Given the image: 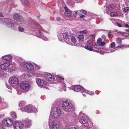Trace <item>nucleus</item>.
I'll return each mask as SVG.
<instances>
[{"mask_svg": "<svg viewBox=\"0 0 129 129\" xmlns=\"http://www.w3.org/2000/svg\"><path fill=\"white\" fill-rule=\"evenodd\" d=\"M4 74L2 73H0V78H4Z\"/></svg>", "mask_w": 129, "mask_h": 129, "instance_id": "nucleus-42", "label": "nucleus"}, {"mask_svg": "<svg viewBox=\"0 0 129 129\" xmlns=\"http://www.w3.org/2000/svg\"><path fill=\"white\" fill-rule=\"evenodd\" d=\"M65 28L63 27H62L60 29H59L57 33V37L58 39L60 41H61L62 40V35L64 34L65 32Z\"/></svg>", "mask_w": 129, "mask_h": 129, "instance_id": "nucleus-12", "label": "nucleus"}, {"mask_svg": "<svg viewBox=\"0 0 129 129\" xmlns=\"http://www.w3.org/2000/svg\"><path fill=\"white\" fill-rule=\"evenodd\" d=\"M93 51L94 52H96L97 51V50H93Z\"/></svg>", "mask_w": 129, "mask_h": 129, "instance_id": "nucleus-61", "label": "nucleus"}, {"mask_svg": "<svg viewBox=\"0 0 129 129\" xmlns=\"http://www.w3.org/2000/svg\"><path fill=\"white\" fill-rule=\"evenodd\" d=\"M24 123L26 128L29 127L31 124V121L29 119H25L24 121Z\"/></svg>", "mask_w": 129, "mask_h": 129, "instance_id": "nucleus-22", "label": "nucleus"}, {"mask_svg": "<svg viewBox=\"0 0 129 129\" xmlns=\"http://www.w3.org/2000/svg\"><path fill=\"white\" fill-rule=\"evenodd\" d=\"M95 38V36L94 35H90V38L92 40H94Z\"/></svg>", "mask_w": 129, "mask_h": 129, "instance_id": "nucleus-43", "label": "nucleus"}, {"mask_svg": "<svg viewBox=\"0 0 129 129\" xmlns=\"http://www.w3.org/2000/svg\"><path fill=\"white\" fill-rule=\"evenodd\" d=\"M84 92H85L86 93H88V94L90 95H92L94 94V93L93 92V91H88V90H85V91H84Z\"/></svg>", "mask_w": 129, "mask_h": 129, "instance_id": "nucleus-34", "label": "nucleus"}, {"mask_svg": "<svg viewBox=\"0 0 129 129\" xmlns=\"http://www.w3.org/2000/svg\"><path fill=\"white\" fill-rule=\"evenodd\" d=\"M4 115V113L0 114V119L3 118Z\"/></svg>", "mask_w": 129, "mask_h": 129, "instance_id": "nucleus-49", "label": "nucleus"}, {"mask_svg": "<svg viewBox=\"0 0 129 129\" xmlns=\"http://www.w3.org/2000/svg\"><path fill=\"white\" fill-rule=\"evenodd\" d=\"M35 68L36 70H38L40 69V67L37 65H36L35 66Z\"/></svg>", "mask_w": 129, "mask_h": 129, "instance_id": "nucleus-40", "label": "nucleus"}, {"mask_svg": "<svg viewBox=\"0 0 129 129\" xmlns=\"http://www.w3.org/2000/svg\"><path fill=\"white\" fill-rule=\"evenodd\" d=\"M24 124L21 122L16 121L14 126V129H23Z\"/></svg>", "mask_w": 129, "mask_h": 129, "instance_id": "nucleus-15", "label": "nucleus"}, {"mask_svg": "<svg viewBox=\"0 0 129 129\" xmlns=\"http://www.w3.org/2000/svg\"><path fill=\"white\" fill-rule=\"evenodd\" d=\"M101 40L102 39L101 38H98L97 41V43L99 44L101 42Z\"/></svg>", "mask_w": 129, "mask_h": 129, "instance_id": "nucleus-47", "label": "nucleus"}, {"mask_svg": "<svg viewBox=\"0 0 129 129\" xmlns=\"http://www.w3.org/2000/svg\"><path fill=\"white\" fill-rule=\"evenodd\" d=\"M7 87L9 89H11V86L8 85H6Z\"/></svg>", "mask_w": 129, "mask_h": 129, "instance_id": "nucleus-56", "label": "nucleus"}, {"mask_svg": "<svg viewBox=\"0 0 129 129\" xmlns=\"http://www.w3.org/2000/svg\"><path fill=\"white\" fill-rule=\"evenodd\" d=\"M62 106L63 108L67 110L72 109L74 108V106L69 100H66L63 102Z\"/></svg>", "mask_w": 129, "mask_h": 129, "instance_id": "nucleus-5", "label": "nucleus"}, {"mask_svg": "<svg viewBox=\"0 0 129 129\" xmlns=\"http://www.w3.org/2000/svg\"><path fill=\"white\" fill-rule=\"evenodd\" d=\"M36 82L38 86L41 87H45L47 85L46 82L45 81L39 78L36 79Z\"/></svg>", "mask_w": 129, "mask_h": 129, "instance_id": "nucleus-11", "label": "nucleus"}, {"mask_svg": "<svg viewBox=\"0 0 129 129\" xmlns=\"http://www.w3.org/2000/svg\"><path fill=\"white\" fill-rule=\"evenodd\" d=\"M93 46L92 42L90 40L87 41V45L85 46V48L90 51H93Z\"/></svg>", "mask_w": 129, "mask_h": 129, "instance_id": "nucleus-13", "label": "nucleus"}, {"mask_svg": "<svg viewBox=\"0 0 129 129\" xmlns=\"http://www.w3.org/2000/svg\"><path fill=\"white\" fill-rule=\"evenodd\" d=\"M61 110L59 108L51 109L49 118V123L54 118H58L61 114Z\"/></svg>", "mask_w": 129, "mask_h": 129, "instance_id": "nucleus-2", "label": "nucleus"}, {"mask_svg": "<svg viewBox=\"0 0 129 129\" xmlns=\"http://www.w3.org/2000/svg\"><path fill=\"white\" fill-rule=\"evenodd\" d=\"M71 39L72 42L73 43L75 44L76 43V39L74 36H72L71 37Z\"/></svg>", "mask_w": 129, "mask_h": 129, "instance_id": "nucleus-30", "label": "nucleus"}, {"mask_svg": "<svg viewBox=\"0 0 129 129\" xmlns=\"http://www.w3.org/2000/svg\"><path fill=\"white\" fill-rule=\"evenodd\" d=\"M20 109L22 112L25 111L28 113H36L38 111L37 108L32 105L24 106Z\"/></svg>", "mask_w": 129, "mask_h": 129, "instance_id": "nucleus-4", "label": "nucleus"}, {"mask_svg": "<svg viewBox=\"0 0 129 129\" xmlns=\"http://www.w3.org/2000/svg\"><path fill=\"white\" fill-rule=\"evenodd\" d=\"M68 129H76V127H73L69 128Z\"/></svg>", "mask_w": 129, "mask_h": 129, "instance_id": "nucleus-58", "label": "nucleus"}, {"mask_svg": "<svg viewBox=\"0 0 129 129\" xmlns=\"http://www.w3.org/2000/svg\"><path fill=\"white\" fill-rule=\"evenodd\" d=\"M21 88L23 90H25L28 91L30 87V85L28 83L22 82L20 85Z\"/></svg>", "mask_w": 129, "mask_h": 129, "instance_id": "nucleus-14", "label": "nucleus"}, {"mask_svg": "<svg viewBox=\"0 0 129 129\" xmlns=\"http://www.w3.org/2000/svg\"><path fill=\"white\" fill-rule=\"evenodd\" d=\"M126 31L127 32V33H126L125 35L126 36H129V29H127L126 30Z\"/></svg>", "mask_w": 129, "mask_h": 129, "instance_id": "nucleus-46", "label": "nucleus"}, {"mask_svg": "<svg viewBox=\"0 0 129 129\" xmlns=\"http://www.w3.org/2000/svg\"><path fill=\"white\" fill-rule=\"evenodd\" d=\"M26 104V103L24 101H22L20 102L19 103V107H21V108L24 107Z\"/></svg>", "mask_w": 129, "mask_h": 129, "instance_id": "nucleus-27", "label": "nucleus"}, {"mask_svg": "<svg viewBox=\"0 0 129 129\" xmlns=\"http://www.w3.org/2000/svg\"><path fill=\"white\" fill-rule=\"evenodd\" d=\"M3 13L1 12L0 13V17H3Z\"/></svg>", "mask_w": 129, "mask_h": 129, "instance_id": "nucleus-59", "label": "nucleus"}, {"mask_svg": "<svg viewBox=\"0 0 129 129\" xmlns=\"http://www.w3.org/2000/svg\"><path fill=\"white\" fill-rule=\"evenodd\" d=\"M80 11V12H81L82 13H83L84 14H86L87 13L86 11L83 10H81Z\"/></svg>", "mask_w": 129, "mask_h": 129, "instance_id": "nucleus-41", "label": "nucleus"}, {"mask_svg": "<svg viewBox=\"0 0 129 129\" xmlns=\"http://www.w3.org/2000/svg\"><path fill=\"white\" fill-rule=\"evenodd\" d=\"M64 8L65 11V12L64 13V15L68 17L71 16L72 15L71 11L67 7H65Z\"/></svg>", "mask_w": 129, "mask_h": 129, "instance_id": "nucleus-17", "label": "nucleus"}, {"mask_svg": "<svg viewBox=\"0 0 129 129\" xmlns=\"http://www.w3.org/2000/svg\"><path fill=\"white\" fill-rule=\"evenodd\" d=\"M118 15L115 12H112L110 14V16L112 17H114Z\"/></svg>", "mask_w": 129, "mask_h": 129, "instance_id": "nucleus-32", "label": "nucleus"}, {"mask_svg": "<svg viewBox=\"0 0 129 129\" xmlns=\"http://www.w3.org/2000/svg\"><path fill=\"white\" fill-rule=\"evenodd\" d=\"M21 59H20L19 60V62L20 64L21 65L23 64V66L24 68L26 69L27 70H33L34 69L33 65L32 63L28 62H25L23 60L22 61H21Z\"/></svg>", "mask_w": 129, "mask_h": 129, "instance_id": "nucleus-6", "label": "nucleus"}, {"mask_svg": "<svg viewBox=\"0 0 129 129\" xmlns=\"http://www.w3.org/2000/svg\"><path fill=\"white\" fill-rule=\"evenodd\" d=\"M85 16L84 15H81L80 16V18H83Z\"/></svg>", "mask_w": 129, "mask_h": 129, "instance_id": "nucleus-55", "label": "nucleus"}, {"mask_svg": "<svg viewBox=\"0 0 129 129\" xmlns=\"http://www.w3.org/2000/svg\"><path fill=\"white\" fill-rule=\"evenodd\" d=\"M59 127V123L56 121H54L51 123V127L52 129H58Z\"/></svg>", "mask_w": 129, "mask_h": 129, "instance_id": "nucleus-18", "label": "nucleus"}, {"mask_svg": "<svg viewBox=\"0 0 129 129\" xmlns=\"http://www.w3.org/2000/svg\"><path fill=\"white\" fill-rule=\"evenodd\" d=\"M59 84L60 85V87L59 88H58V90H59V88H61L62 89H63L64 90L65 89V84L63 83H59Z\"/></svg>", "mask_w": 129, "mask_h": 129, "instance_id": "nucleus-29", "label": "nucleus"}, {"mask_svg": "<svg viewBox=\"0 0 129 129\" xmlns=\"http://www.w3.org/2000/svg\"><path fill=\"white\" fill-rule=\"evenodd\" d=\"M112 35L111 34H108V36L109 38H112Z\"/></svg>", "mask_w": 129, "mask_h": 129, "instance_id": "nucleus-57", "label": "nucleus"}, {"mask_svg": "<svg viewBox=\"0 0 129 129\" xmlns=\"http://www.w3.org/2000/svg\"><path fill=\"white\" fill-rule=\"evenodd\" d=\"M21 2L24 5H26L28 7H29L30 5L27 0H20Z\"/></svg>", "mask_w": 129, "mask_h": 129, "instance_id": "nucleus-25", "label": "nucleus"}, {"mask_svg": "<svg viewBox=\"0 0 129 129\" xmlns=\"http://www.w3.org/2000/svg\"><path fill=\"white\" fill-rule=\"evenodd\" d=\"M67 44H70V45H74L73 44H72V43H71V42H66Z\"/></svg>", "mask_w": 129, "mask_h": 129, "instance_id": "nucleus-60", "label": "nucleus"}, {"mask_svg": "<svg viewBox=\"0 0 129 129\" xmlns=\"http://www.w3.org/2000/svg\"><path fill=\"white\" fill-rule=\"evenodd\" d=\"M100 44L98 45L99 46H103L105 45V43L104 42H101L100 43H99Z\"/></svg>", "mask_w": 129, "mask_h": 129, "instance_id": "nucleus-39", "label": "nucleus"}, {"mask_svg": "<svg viewBox=\"0 0 129 129\" xmlns=\"http://www.w3.org/2000/svg\"><path fill=\"white\" fill-rule=\"evenodd\" d=\"M71 88L73 90L77 92L80 91V92H83L85 91V90L84 87L80 85L74 86Z\"/></svg>", "mask_w": 129, "mask_h": 129, "instance_id": "nucleus-9", "label": "nucleus"}, {"mask_svg": "<svg viewBox=\"0 0 129 129\" xmlns=\"http://www.w3.org/2000/svg\"><path fill=\"white\" fill-rule=\"evenodd\" d=\"M79 12H80V10L78 11H74V12H75V14H73V15H74V17H76V15H77V14H78V12L79 13Z\"/></svg>", "mask_w": 129, "mask_h": 129, "instance_id": "nucleus-38", "label": "nucleus"}, {"mask_svg": "<svg viewBox=\"0 0 129 129\" xmlns=\"http://www.w3.org/2000/svg\"><path fill=\"white\" fill-rule=\"evenodd\" d=\"M57 78L59 80H63L64 79V78L62 77L61 76H58Z\"/></svg>", "mask_w": 129, "mask_h": 129, "instance_id": "nucleus-44", "label": "nucleus"}, {"mask_svg": "<svg viewBox=\"0 0 129 129\" xmlns=\"http://www.w3.org/2000/svg\"><path fill=\"white\" fill-rule=\"evenodd\" d=\"M3 99L0 97V110L5 108L7 107V104L3 102Z\"/></svg>", "mask_w": 129, "mask_h": 129, "instance_id": "nucleus-20", "label": "nucleus"}, {"mask_svg": "<svg viewBox=\"0 0 129 129\" xmlns=\"http://www.w3.org/2000/svg\"><path fill=\"white\" fill-rule=\"evenodd\" d=\"M102 38L103 39H105L106 38V37L105 36V35H103L102 36Z\"/></svg>", "mask_w": 129, "mask_h": 129, "instance_id": "nucleus-54", "label": "nucleus"}, {"mask_svg": "<svg viewBox=\"0 0 129 129\" xmlns=\"http://www.w3.org/2000/svg\"><path fill=\"white\" fill-rule=\"evenodd\" d=\"M0 20L4 23L6 24L7 26L13 29H16L18 26V24L14 23V21L9 19H2L0 18Z\"/></svg>", "mask_w": 129, "mask_h": 129, "instance_id": "nucleus-3", "label": "nucleus"}, {"mask_svg": "<svg viewBox=\"0 0 129 129\" xmlns=\"http://www.w3.org/2000/svg\"><path fill=\"white\" fill-rule=\"evenodd\" d=\"M87 32V31L86 30H82L80 31V33H82L85 34H86Z\"/></svg>", "mask_w": 129, "mask_h": 129, "instance_id": "nucleus-45", "label": "nucleus"}, {"mask_svg": "<svg viewBox=\"0 0 129 129\" xmlns=\"http://www.w3.org/2000/svg\"><path fill=\"white\" fill-rule=\"evenodd\" d=\"M122 10L124 12H126L129 10V7H126L125 8H122Z\"/></svg>", "mask_w": 129, "mask_h": 129, "instance_id": "nucleus-33", "label": "nucleus"}, {"mask_svg": "<svg viewBox=\"0 0 129 129\" xmlns=\"http://www.w3.org/2000/svg\"><path fill=\"white\" fill-rule=\"evenodd\" d=\"M12 58V57L10 55H5L2 57L3 59L6 61L10 60Z\"/></svg>", "mask_w": 129, "mask_h": 129, "instance_id": "nucleus-23", "label": "nucleus"}, {"mask_svg": "<svg viewBox=\"0 0 129 129\" xmlns=\"http://www.w3.org/2000/svg\"><path fill=\"white\" fill-rule=\"evenodd\" d=\"M38 77H42V75H40V76H38Z\"/></svg>", "mask_w": 129, "mask_h": 129, "instance_id": "nucleus-64", "label": "nucleus"}, {"mask_svg": "<svg viewBox=\"0 0 129 129\" xmlns=\"http://www.w3.org/2000/svg\"><path fill=\"white\" fill-rule=\"evenodd\" d=\"M10 114L12 117L14 119H16L17 116L16 113L13 112H12L10 113Z\"/></svg>", "mask_w": 129, "mask_h": 129, "instance_id": "nucleus-26", "label": "nucleus"}, {"mask_svg": "<svg viewBox=\"0 0 129 129\" xmlns=\"http://www.w3.org/2000/svg\"><path fill=\"white\" fill-rule=\"evenodd\" d=\"M125 26L126 28H129V25L127 23L125 24Z\"/></svg>", "mask_w": 129, "mask_h": 129, "instance_id": "nucleus-53", "label": "nucleus"}, {"mask_svg": "<svg viewBox=\"0 0 129 129\" xmlns=\"http://www.w3.org/2000/svg\"><path fill=\"white\" fill-rule=\"evenodd\" d=\"M17 94L19 95L21 94L22 93V92L21 91L17 90Z\"/></svg>", "mask_w": 129, "mask_h": 129, "instance_id": "nucleus-48", "label": "nucleus"}, {"mask_svg": "<svg viewBox=\"0 0 129 129\" xmlns=\"http://www.w3.org/2000/svg\"><path fill=\"white\" fill-rule=\"evenodd\" d=\"M77 37L79 41H82L83 40L84 36L83 35H78Z\"/></svg>", "mask_w": 129, "mask_h": 129, "instance_id": "nucleus-28", "label": "nucleus"}, {"mask_svg": "<svg viewBox=\"0 0 129 129\" xmlns=\"http://www.w3.org/2000/svg\"><path fill=\"white\" fill-rule=\"evenodd\" d=\"M10 84H17L19 83V81L18 79L15 77H12L10 78L9 80Z\"/></svg>", "mask_w": 129, "mask_h": 129, "instance_id": "nucleus-16", "label": "nucleus"}, {"mask_svg": "<svg viewBox=\"0 0 129 129\" xmlns=\"http://www.w3.org/2000/svg\"><path fill=\"white\" fill-rule=\"evenodd\" d=\"M63 38L64 39H67L68 37V35L67 34V33L65 32L62 35Z\"/></svg>", "mask_w": 129, "mask_h": 129, "instance_id": "nucleus-31", "label": "nucleus"}, {"mask_svg": "<svg viewBox=\"0 0 129 129\" xmlns=\"http://www.w3.org/2000/svg\"><path fill=\"white\" fill-rule=\"evenodd\" d=\"M56 19L58 21H60L61 20V18L59 17H57Z\"/></svg>", "mask_w": 129, "mask_h": 129, "instance_id": "nucleus-50", "label": "nucleus"}, {"mask_svg": "<svg viewBox=\"0 0 129 129\" xmlns=\"http://www.w3.org/2000/svg\"><path fill=\"white\" fill-rule=\"evenodd\" d=\"M2 122L4 125L7 126H10L13 124V121L9 118L5 119L2 121Z\"/></svg>", "mask_w": 129, "mask_h": 129, "instance_id": "nucleus-10", "label": "nucleus"}, {"mask_svg": "<svg viewBox=\"0 0 129 129\" xmlns=\"http://www.w3.org/2000/svg\"><path fill=\"white\" fill-rule=\"evenodd\" d=\"M14 19L20 22V23H24V18L22 17H20V15L18 13H15L13 15Z\"/></svg>", "mask_w": 129, "mask_h": 129, "instance_id": "nucleus-8", "label": "nucleus"}, {"mask_svg": "<svg viewBox=\"0 0 129 129\" xmlns=\"http://www.w3.org/2000/svg\"><path fill=\"white\" fill-rule=\"evenodd\" d=\"M10 65V64L9 63H5L2 64L0 66V67L2 70H6L8 69L9 66Z\"/></svg>", "mask_w": 129, "mask_h": 129, "instance_id": "nucleus-21", "label": "nucleus"}, {"mask_svg": "<svg viewBox=\"0 0 129 129\" xmlns=\"http://www.w3.org/2000/svg\"><path fill=\"white\" fill-rule=\"evenodd\" d=\"M111 31H109V32L108 33V34H110L111 33Z\"/></svg>", "mask_w": 129, "mask_h": 129, "instance_id": "nucleus-62", "label": "nucleus"}, {"mask_svg": "<svg viewBox=\"0 0 129 129\" xmlns=\"http://www.w3.org/2000/svg\"><path fill=\"white\" fill-rule=\"evenodd\" d=\"M116 40L118 44H121V43L122 41L120 38H118Z\"/></svg>", "mask_w": 129, "mask_h": 129, "instance_id": "nucleus-37", "label": "nucleus"}, {"mask_svg": "<svg viewBox=\"0 0 129 129\" xmlns=\"http://www.w3.org/2000/svg\"><path fill=\"white\" fill-rule=\"evenodd\" d=\"M82 94L83 95V96H85V97L86 96V95L85 94H83V93H82Z\"/></svg>", "mask_w": 129, "mask_h": 129, "instance_id": "nucleus-63", "label": "nucleus"}, {"mask_svg": "<svg viewBox=\"0 0 129 129\" xmlns=\"http://www.w3.org/2000/svg\"><path fill=\"white\" fill-rule=\"evenodd\" d=\"M45 76L46 78L50 81H53L54 80V76L50 73L45 74Z\"/></svg>", "mask_w": 129, "mask_h": 129, "instance_id": "nucleus-19", "label": "nucleus"}, {"mask_svg": "<svg viewBox=\"0 0 129 129\" xmlns=\"http://www.w3.org/2000/svg\"><path fill=\"white\" fill-rule=\"evenodd\" d=\"M115 45V43L114 42H112L110 45V47L111 48L114 47Z\"/></svg>", "mask_w": 129, "mask_h": 129, "instance_id": "nucleus-35", "label": "nucleus"}, {"mask_svg": "<svg viewBox=\"0 0 129 129\" xmlns=\"http://www.w3.org/2000/svg\"><path fill=\"white\" fill-rule=\"evenodd\" d=\"M33 25L35 26V27H33V28L34 29H37V30H34V32H36V36L39 38H41L45 41H47L48 40V38L44 36V34L43 32L40 31H43V29L41 27L40 25L35 20H33Z\"/></svg>", "mask_w": 129, "mask_h": 129, "instance_id": "nucleus-1", "label": "nucleus"}, {"mask_svg": "<svg viewBox=\"0 0 129 129\" xmlns=\"http://www.w3.org/2000/svg\"><path fill=\"white\" fill-rule=\"evenodd\" d=\"M74 121V119L73 118H72V119H70V122H73Z\"/></svg>", "mask_w": 129, "mask_h": 129, "instance_id": "nucleus-51", "label": "nucleus"}, {"mask_svg": "<svg viewBox=\"0 0 129 129\" xmlns=\"http://www.w3.org/2000/svg\"><path fill=\"white\" fill-rule=\"evenodd\" d=\"M79 121L80 122L83 124L87 123L89 120L88 117L86 115L80 112L79 114Z\"/></svg>", "mask_w": 129, "mask_h": 129, "instance_id": "nucleus-7", "label": "nucleus"}, {"mask_svg": "<svg viewBox=\"0 0 129 129\" xmlns=\"http://www.w3.org/2000/svg\"><path fill=\"white\" fill-rule=\"evenodd\" d=\"M114 5L111 4L108 6L106 8V12L104 11L105 13L106 12H107L111 11L114 8Z\"/></svg>", "mask_w": 129, "mask_h": 129, "instance_id": "nucleus-24", "label": "nucleus"}, {"mask_svg": "<svg viewBox=\"0 0 129 129\" xmlns=\"http://www.w3.org/2000/svg\"><path fill=\"white\" fill-rule=\"evenodd\" d=\"M19 30L20 32H23L24 31V29L23 28L21 27H18Z\"/></svg>", "mask_w": 129, "mask_h": 129, "instance_id": "nucleus-36", "label": "nucleus"}, {"mask_svg": "<svg viewBox=\"0 0 129 129\" xmlns=\"http://www.w3.org/2000/svg\"><path fill=\"white\" fill-rule=\"evenodd\" d=\"M116 25H117V26H118V27H122V26L119 23H117L116 24Z\"/></svg>", "mask_w": 129, "mask_h": 129, "instance_id": "nucleus-52", "label": "nucleus"}]
</instances>
